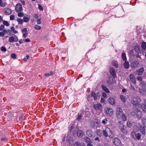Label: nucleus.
<instances>
[{
	"instance_id": "obj_64",
	"label": "nucleus",
	"mask_w": 146,
	"mask_h": 146,
	"mask_svg": "<svg viewBox=\"0 0 146 146\" xmlns=\"http://www.w3.org/2000/svg\"><path fill=\"white\" fill-rule=\"evenodd\" d=\"M92 143H87V146H93V145L91 144Z\"/></svg>"
},
{
	"instance_id": "obj_8",
	"label": "nucleus",
	"mask_w": 146,
	"mask_h": 146,
	"mask_svg": "<svg viewBox=\"0 0 146 146\" xmlns=\"http://www.w3.org/2000/svg\"><path fill=\"white\" fill-rule=\"evenodd\" d=\"M22 5L20 3H18L16 5L15 10L17 12L22 11Z\"/></svg>"
},
{
	"instance_id": "obj_21",
	"label": "nucleus",
	"mask_w": 146,
	"mask_h": 146,
	"mask_svg": "<svg viewBox=\"0 0 146 146\" xmlns=\"http://www.w3.org/2000/svg\"><path fill=\"white\" fill-rule=\"evenodd\" d=\"M77 136L79 137H82L83 135V133L82 131L80 130H78L77 132Z\"/></svg>"
},
{
	"instance_id": "obj_40",
	"label": "nucleus",
	"mask_w": 146,
	"mask_h": 146,
	"mask_svg": "<svg viewBox=\"0 0 146 146\" xmlns=\"http://www.w3.org/2000/svg\"><path fill=\"white\" fill-rule=\"evenodd\" d=\"M127 117L125 114H122V119L123 121H125Z\"/></svg>"
},
{
	"instance_id": "obj_11",
	"label": "nucleus",
	"mask_w": 146,
	"mask_h": 146,
	"mask_svg": "<svg viewBox=\"0 0 146 146\" xmlns=\"http://www.w3.org/2000/svg\"><path fill=\"white\" fill-rule=\"evenodd\" d=\"M113 141L115 145L119 146L121 144L120 141L117 138H114L113 140Z\"/></svg>"
},
{
	"instance_id": "obj_52",
	"label": "nucleus",
	"mask_w": 146,
	"mask_h": 146,
	"mask_svg": "<svg viewBox=\"0 0 146 146\" xmlns=\"http://www.w3.org/2000/svg\"><path fill=\"white\" fill-rule=\"evenodd\" d=\"M102 123L105 124L108 123V120L106 119H104L102 121Z\"/></svg>"
},
{
	"instance_id": "obj_6",
	"label": "nucleus",
	"mask_w": 146,
	"mask_h": 146,
	"mask_svg": "<svg viewBox=\"0 0 146 146\" xmlns=\"http://www.w3.org/2000/svg\"><path fill=\"white\" fill-rule=\"evenodd\" d=\"M131 135L134 139L139 140L141 138V135L140 133H136L135 132L133 131L131 133Z\"/></svg>"
},
{
	"instance_id": "obj_5",
	"label": "nucleus",
	"mask_w": 146,
	"mask_h": 146,
	"mask_svg": "<svg viewBox=\"0 0 146 146\" xmlns=\"http://www.w3.org/2000/svg\"><path fill=\"white\" fill-rule=\"evenodd\" d=\"M119 128L121 131L125 134H127L128 133V131L125 128L124 124L121 123V121H119Z\"/></svg>"
},
{
	"instance_id": "obj_16",
	"label": "nucleus",
	"mask_w": 146,
	"mask_h": 146,
	"mask_svg": "<svg viewBox=\"0 0 146 146\" xmlns=\"http://www.w3.org/2000/svg\"><path fill=\"white\" fill-rule=\"evenodd\" d=\"M9 42H16L18 41V38L17 37H10L9 38Z\"/></svg>"
},
{
	"instance_id": "obj_43",
	"label": "nucleus",
	"mask_w": 146,
	"mask_h": 146,
	"mask_svg": "<svg viewBox=\"0 0 146 146\" xmlns=\"http://www.w3.org/2000/svg\"><path fill=\"white\" fill-rule=\"evenodd\" d=\"M11 30L12 31H13V33H18L17 31L15 30V28L14 27H11Z\"/></svg>"
},
{
	"instance_id": "obj_32",
	"label": "nucleus",
	"mask_w": 146,
	"mask_h": 146,
	"mask_svg": "<svg viewBox=\"0 0 146 146\" xmlns=\"http://www.w3.org/2000/svg\"><path fill=\"white\" fill-rule=\"evenodd\" d=\"M17 21L18 22L19 24L22 25L23 23V21L21 19L18 18L17 19Z\"/></svg>"
},
{
	"instance_id": "obj_22",
	"label": "nucleus",
	"mask_w": 146,
	"mask_h": 146,
	"mask_svg": "<svg viewBox=\"0 0 146 146\" xmlns=\"http://www.w3.org/2000/svg\"><path fill=\"white\" fill-rule=\"evenodd\" d=\"M109 102L112 105L115 104V102L113 98H109L108 100Z\"/></svg>"
},
{
	"instance_id": "obj_2",
	"label": "nucleus",
	"mask_w": 146,
	"mask_h": 146,
	"mask_svg": "<svg viewBox=\"0 0 146 146\" xmlns=\"http://www.w3.org/2000/svg\"><path fill=\"white\" fill-rule=\"evenodd\" d=\"M139 86L140 87L139 89V92L142 95H145L146 93V83L144 82H141Z\"/></svg>"
},
{
	"instance_id": "obj_24",
	"label": "nucleus",
	"mask_w": 146,
	"mask_h": 146,
	"mask_svg": "<svg viewBox=\"0 0 146 146\" xmlns=\"http://www.w3.org/2000/svg\"><path fill=\"white\" fill-rule=\"evenodd\" d=\"M86 134L89 137H91L92 135L93 132L90 130H88L86 132Z\"/></svg>"
},
{
	"instance_id": "obj_15",
	"label": "nucleus",
	"mask_w": 146,
	"mask_h": 146,
	"mask_svg": "<svg viewBox=\"0 0 146 146\" xmlns=\"http://www.w3.org/2000/svg\"><path fill=\"white\" fill-rule=\"evenodd\" d=\"M129 78L132 82L134 84H135L136 82L135 78L132 74H130L129 75Z\"/></svg>"
},
{
	"instance_id": "obj_45",
	"label": "nucleus",
	"mask_w": 146,
	"mask_h": 146,
	"mask_svg": "<svg viewBox=\"0 0 146 146\" xmlns=\"http://www.w3.org/2000/svg\"><path fill=\"white\" fill-rule=\"evenodd\" d=\"M137 79L140 81H141L143 80V78L142 76H138L137 77Z\"/></svg>"
},
{
	"instance_id": "obj_30",
	"label": "nucleus",
	"mask_w": 146,
	"mask_h": 146,
	"mask_svg": "<svg viewBox=\"0 0 146 146\" xmlns=\"http://www.w3.org/2000/svg\"><path fill=\"white\" fill-rule=\"evenodd\" d=\"M141 46L143 49H146V43L145 42H142L141 44Z\"/></svg>"
},
{
	"instance_id": "obj_60",
	"label": "nucleus",
	"mask_w": 146,
	"mask_h": 146,
	"mask_svg": "<svg viewBox=\"0 0 146 146\" xmlns=\"http://www.w3.org/2000/svg\"><path fill=\"white\" fill-rule=\"evenodd\" d=\"M24 41L26 42H29L30 41V40L29 38L25 39H24Z\"/></svg>"
},
{
	"instance_id": "obj_51",
	"label": "nucleus",
	"mask_w": 146,
	"mask_h": 146,
	"mask_svg": "<svg viewBox=\"0 0 146 146\" xmlns=\"http://www.w3.org/2000/svg\"><path fill=\"white\" fill-rule=\"evenodd\" d=\"M1 51L5 52L7 51L6 48L5 47L3 46H2L1 48Z\"/></svg>"
},
{
	"instance_id": "obj_62",
	"label": "nucleus",
	"mask_w": 146,
	"mask_h": 146,
	"mask_svg": "<svg viewBox=\"0 0 146 146\" xmlns=\"http://www.w3.org/2000/svg\"><path fill=\"white\" fill-rule=\"evenodd\" d=\"M6 139V137H4L1 139V140L2 141H5Z\"/></svg>"
},
{
	"instance_id": "obj_1",
	"label": "nucleus",
	"mask_w": 146,
	"mask_h": 146,
	"mask_svg": "<svg viewBox=\"0 0 146 146\" xmlns=\"http://www.w3.org/2000/svg\"><path fill=\"white\" fill-rule=\"evenodd\" d=\"M131 103L135 106H140V102L141 99L139 97L136 96L135 97H132L131 99Z\"/></svg>"
},
{
	"instance_id": "obj_47",
	"label": "nucleus",
	"mask_w": 146,
	"mask_h": 146,
	"mask_svg": "<svg viewBox=\"0 0 146 146\" xmlns=\"http://www.w3.org/2000/svg\"><path fill=\"white\" fill-rule=\"evenodd\" d=\"M29 58V56L28 55H26V57L24 58L23 59V60L25 62H27V59H28Z\"/></svg>"
},
{
	"instance_id": "obj_29",
	"label": "nucleus",
	"mask_w": 146,
	"mask_h": 146,
	"mask_svg": "<svg viewBox=\"0 0 146 146\" xmlns=\"http://www.w3.org/2000/svg\"><path fill=\"white\" fill-rule=\"evenodd\" d=\"M120 98L123 102H126V99L125 96L123 95H121L120 96Z\"/></svg>"
},
{
	"instance_id": "obj_7",
	"label": "nucleus",
	"mask_w": 146,
	"mask_h": 146,
	"mask_svg": "<svg viewBox=\"0 0 146 146\" xmlns=\"http://www.w3.org/2000/svg\"><path fill=\"white\" fill-rule=\"evenodd\" d=\"M93 107L96 110H98L102 111V106L100 103H97L96 104H94L93 105Z\"/></svg>"
},
{
	"instance_id": "obj_61",
	"label": "nucleus",
	"mask_w": 146,
	"mask_h": 146,
	"mask_svg": "<svg viewBox=\"0 0 146 146\" xmlns=\"http://www.w3.org/2000/svg\"><path fill=\"white\" fill-rule=\"evenodd\" d=\"M23 116L21 115L19 117V119L20 120L22 121V120L23 119Z\"/></svg>"
},
{
	"instance_id": "obj_38",
	"label": "nucleus",
	"mask_w": 146,
	"mask_h": 146,
	"mask_svg": "<svg viewBox=\"0 0 146 146\" xmlns=\"http://www.w3.org/2000/svg\"><path fill=\"white\" fill-rule=\"evenodd\" d=\"M3 24L5 26H9V24L8 21H3Z\"/></svg>"
},
{
	"instance_id": "obj_50",
	"label": "nucleus",
	"mask_w": 146,
	"mask_h": 146,
	"mask_svg": "<svg viewBox=\"0 0 146 146\" xmlns=\"http://www.w3.org/2000/svg\"><path fill=\"white\" fill-rule=\"evenodd\" d=\"M38 8L41 11H42L43 9V7L40 4H38Z\"/></svg>"
},
{
	"instance_id": "obj_58",
	"label": "nucleus",
	"mask_w": 146,
	"mask_h": 146,
	"mask_svg": "<svg viewBox=\"0 0 146 146\" xmlns=\"http://www.w3.org/2000/svg\"><path fill=\"white\" fill-rule=\"evenodd\" d=\"M38 15L37 14H35L33 15V18H37L38 17Z\"/></svg>"
},
{
	"instance_id": "obj_57",
	"label": "nucleus",
	"mask_w": 146,
	"mask_h": 146,
	"mask_svg": "<svg viewBox=\"0 0 146 146\" xmlns=\"http://www.w3.org/2000/svg\"><path fill=\"white\" fill-rule=\"evenodd\" d=\"M102 96L104 98H105L107 96V94L103 92L102 93Z\"/></svg>"
},
{
	"instance_id": "obj_56",
	"label": "nucleus",
	"mask_w": 146,
	"mask_h": 146,
	"mask_svg": "<svg viewBox=\"0 0 146 146\" xmlns=\"http://www.w3.org/2000/svg\"><path fill=\"white\" fill-rule=\"evenodd\" d=\"M23 34V36H26L27 35V32H22Z\"/></svg>"
},
{
	"instance_id": "obj_55",
	"label": "nucleus",
	"mask_w": 146,
	"mask_h": 146,
	"mask_svg": "<svg viewBox=\"0 0 146 146\" xmlns=\"http://www.w3.org/2000/svg\"><path fill=\"white\" fill-rule=\"evenodd\" d=\"M4 28V26L3 25H1L0 26V31H2Z\"/></svg>"
},
{
	"instance_id": "obj_14",
	"label": "nucleus",
	"mask_w": 146,
	"mask_h": 146,
	"mask_svg": "<svg viewBox=\"0 0 146 146\" xmlns=\"http://www.w3.org/2000/svg\"><path fill=\"white\" fill-rule=\"evenodd\" d=\"M139 62L137 61H134L132 62L131 64V66L132 68H136L139 66Z\"/></svg>"
},
{
	"instance_id": "obj_42",
	"label": "nucleus",
	"mask_w": 146,
	"mask_h": 146,
	"mask_svg": "<svg viewBox=\"0 0 146 146\" xmlns=\"http://www.w3.org/2000/svg\"><path fill=\"white\" fill-rule=\"evenodd\" d=\"M142 109L145 112H146V105L144 104L142 105Z\"/></svg>"
},
{
	"instance_id": "obj_41",
	"label": "nucleus",
	"mask_w": 146,
	"mask_h": 146,
	"mask_svg": "<svg viewBox=\"0 0 146 146\" xmlns=\"http://www.w3.org/2000/svg\"><path fill=\"white\" fill-rule=\"evenodd\" d=\"M6 4L5 3L3 4V2L1 0H0V6L1 7H4L5 6Z\"/></svg>"
},
{
	"instance_id": "obj_36",
	"label": "nucleus",
	"mask_w": 146,
	"mask_h": 146,
	"mask_svg": "<svg viewBox=\"0 0 146 146\" xmlns=\"http://www.w3.org/2000/svg\"><path fill=\"white\" fill-rule=\"evenodd\" d=\"M102 132L100 130H98L96 132L97 134L99 136H101Z\"/></svg>"
},
{
	"instance_id": "obj_31",
	"label": "nucleus",
	"mask_w": 146,
	"mask_h": 146,
	"mask_svg": "<svg viewBox=\"0 0 146 146\" xmlns=\"http://www.w3.org/2000/svg\"><path fill=\"white\" fill-rule=\"evenodd\" d=\"M53 72L52 71H51L48 73L45 74L44 76H45L48 77L49 76H50L53 75Z\"/></svg>"
},
{
	"instance_id": "obj_3",
	"label": "nucleus",
	"mask_w": 146,
	"mask_h": 146,
	"mask_svg": "<svg viewBox=\"0 0 146 146\" xmlns=\"http://www.w3.org/2000/svg\"><path fill=\"white\" fill-rule=\"evenodd\" d=\"M103 135L106 137H109L112 138L113 137L111 131L108 127H106L105 129L103 130Z\"/></svg>"
},
{
	"instance_id": "obj_37",
	"label": "nucleus",
	"mask_w": 146,
	"mask_h": 146,
	"mask_svg": "<svg viewBox=\"0 0 146 146\" xmlns=\"http://www.w3.org/2000/svg\"><path fill=\"white\" fill-rule=\"evenodd\" d=\"M135 50L136 51V52H140V47L136 45L135 46Z\"/></svg>"
},
{
	"instance_id": "obj_10",
	"label": "nucleus",
	"mask_w": 146,
	"mask_h": 146,
	"mask_svg": "<svg viewBox=\"0 0 146 146\" xmlns=\"http://www.w3.org/2000/svg\"><path fill=\"white\" fill-rule=\"evenodd\" d=\"M123 111L122 109L119 108H118L116 110V115H117V118H119L121 116V115Z\"/></svg>"
},
{
	"instance_id": "obj_19",
	"label": "nucleus",
	"mask_w": 146,
	"mask_h": 146,
	"mask_svg": "<svg viewBox=\"0 0 146 146\" xmlns=\"http://www.w3.org/2000/svg\"><path fill=\"white\" fill-rule=\"evenodd\" d=\"M27 16V17L24 16L23 18V21L25 23L28 22L30 19V17L28 15Z\"/></svg>"
},
{
	"instance_id": "obj_48",
	"label": "nucleus",
	"mask_w": 146,
	"mask_h": 146,
	"mask_svg": "<svg viewBox=\"0 0 146 146\" xmlns=\"http://www.w3.org/2000/svg\"><path fill=\"white\" fill-rule=\"evenodd\" d=\"M10 19L11 20H13L15 18V17L14 15H10Z\"/></svg>"
},
{
	"instance_id": "obj_59",
	"label": "nucleus",
	"mask_w": 146,
	"mask_h": 146,
	"mask_svg": "<svg viewBox=\"0 0 146 146\" xmlns=\"http://www.w3.org/2000/svg\"><path fill=\"white\" fill-rule=\"evenodd\" d=\"M27 28H24L23 30H22V32H27Z\"/></svg>"
},
{
	"instance_id": "obj_25",
	"label": "nucleus",
	"mask_w": 146,
	"mask_h": 146,
	"mask_svg": "<svg viewBox=\"0 0 146 146\" xmlns=\"http://www.w3.org/2000/svg\"><path fill=\"white\" fill-rule=\"evenodd\" d=\"M124 67L125 69H128L129 67V62L125 61L124 63L123 64Z\"/></svg>"
},
{
	"instance_id": "obj_33",
	"label": "nucleus",
	"mask_w": 146,
	"mask_h": 146,
	"mask_svg": "<svg viewBox=\"0 0 146 146\" xmlns=\"http://www.w3.org/2000/svg\"><path fill=\"white\" fill-rule=\"evenodd\" d=\"M142 122L143 125H144L145 126H146V116L145 117L142 118Z\"/></svg>"
},
{
	"instance_id": "obj_4",
	"label": "nucleus",
	"mask_w": 146,
	"mask_h": 146,
	"mask_svg": "<svg viewBox=\"0 0 146 146\" xmlns=\"http://www.w3.org/2000/svg\"><path fill=\"white\" fill-rule=\"evenodd\" d=\"M131 114L133 115H136L139 118L142 117V113L137 108L134 109L133 111L131 112Z\"/></svg>"
},
{
	"instance_id": "obj_54",
	"label": "nucleus",
	"mask_w": 146,
	"mask_h": 146,
	"mask_svg": "<svg viewBox=\"0 0 146 146\" xmlns=\"http://www.w3.org/2000/svg\"><path fill=\"white\" fill-rule=\"evenodd\" d=\"M37 23L38 24H40L41 23V19H38L37 20Z\"/></svg>"
},
{
	"instance_id": "obj_18",
	"label": "nucleus",
	"mask_w": 146,
	"mask_h": 146,
	"mask_svg": "<svg viewBox=\"0 0 146 146\" xmlns=\"http://www.w3.org/2000/svg\"><path fill=\"white\" fill-rule=\"evenodd\" d=\"M11 32L10 30H7L6 29H4L2 32L3 34V36H4V35L6 33L8 34L9 35H11Z\"/></svg>"
},
{
	"instance_id": "obj_20",
	"label": "nucleus",
	"mask_w": 146,
	"mask_h": 146,
	"mask_svg": "<svg viewBox=\"0 0 146 146\" xmlns=\"http://www.w3.org/2000/svg\"><path fill=\"white\" fill-rule=\"evenodd\" d=\"M83 112V111H82V113L81 114H79L78 113L77 115V117L76 118V120L78 121H79L81 119L82 117L83 116L84 113Z\"/></svg>"
},
{
	"instance_id": "obj_13",
	"label": "nucleus",
	"mask_w": 146,
	"mask_h": 146,
	"mask_svg": "<svg viewBox=\"0 0 146 146\" xmlns=\"http://www.w3.org/2000/svg\"><path fill=\"white\" fill-rule=\"evenodd\" d=\"M144 71L143 67H142L135 71V73L139 76L141 75Z\"/></svg>"
},
{
	"instance_id": "obj_34",
	"label": "nucleus",
	"mask_w": 146,
	"mask_h": 146,
	"mask_svg": "<svg viewBox=\"0 0 146 146\" xmlns=\"http://www.w3.org/2000/svg\"><path fill=\"white\" fill-rule=\"evenodd\" d=\"M140 130L142 133L144 135L145 134V127H141L140 128Z\"/></svg>"
},
{
	"instance_id": "obj_27",
	"label": "nucleus",
	"mask_w": 146,
	"mask_h": 146,
	"mask_svg": "<svg viewBox=\"0 0 146 146\" xmlns=\"http://www.w3.org/2000/svg\"><path fill=\"white\" fill-rule=\"evenodd\" d=\"M112 64L113 66L116 68L118 67V63L117 61L115 60L113 61L112 62Z\"/></svg>"
},
{
	"instance_id": "obj_63",
	"label": "nucleus",
	"mask_w": 146,
	"mask_h": 146,
	"mask_svg": "<svg viewBox=\"0 0 146 146\" xmlns=\"http://www.w3.org/2000/svg\"><path fill=\"white\" fill-rule=\"evenodd\" d=\"M95 140L96 141L98 140L99 142L100 141V140L98 137H96L95 138Z\"/></svg>"
},
{
	"instance_id": "obj_9",
	"label": "nucleus",
	"mask_w": 146,
	"mask_h": 146,
	"mask_svg": "<svg viewBox=\"0 0 146 146\" xmlns=\"http://www.w3.org/2000/svg\"><path fill=\"white\" fill-rule=\"evenodd\" d=\"M110 72L111 74L114 78L116 77L115 71L113 68L112 67L110 68Z\"/></svg>"
},
{
	"instance_id": "obj_44",
	"label": "nucleus",
	"mask_w": 146,
	"mask_h": 146,
	"mask_svg": "<svg viewBox=\"0 0 146 146\" xmlns=\"http://www.w3.org/2000/svg\"><path fill=\"white\" fill-rule=\"evenodd\" d=\"M127 125L128 127H130L131 126L132 123L130 121H128L127 122Z\"/></svg>"
},
{
	"instance_id": "obj_12",
	"label": "nucleus",
	"mask_w": 146,
	"mask_h": 146,
	"mask_svg": "<svg viewBox=\"0 0 146 146\" xmlns=\"http://www.w3.org/2000/svg\"><path fill=\"white\" fill-rule=\"evenodd\" d=\"M106 115H111L113 113V110L110 108H107L105 109Z\"/></svg>"
},
{
	"instance_id": "obj_26",
	"label": "nucleus",
	"mask_w": 146,
	"mask_h": 146,
	"mask_svg": "<svg viewBox=\"0 0 146 146\" xmlns=\"http://www.w3.org/2000/svg\"><path fill=\"white\" fill-rule=\"evenodd\" d=\"M121 57L124 61H126L127 60L126 54L124 52H122L121 55Z\"/></svg>"
},
{
	"instance_id": "obj_46",
	"label": "nucleus",
	"mask_w": 146,
	"mask_h": 146,
	"mask_svg": "<svg viewBox=\"0 0 146 146\" xmlns=\"http://www.w3.org/2000/svg\"><path fill=\"white\" fill-rule=\"evenodd\" d=\"M18 15L19 17H21L24 15V14L23 12H20L18 13Z\"/></svg>"
},
{
	"instance_id": "obj_28",
	"label": "nucleus",
	"mask_w": 146,
	"mask_h": 146,
	"mask_svg": "<svg viewBox=\"0 0 146 146\" xmlns=\"http://www.w3.org/2000/svg\"><path fill=\"white\" fill-rule=\"evenodd\" d=\"M85 141L86 142L87 144L89 143H92V141H91L90 139L88 137L85 138L84 139Z\"/></svg>"
},
{
	"instance_id": "obj_17",
	"label": "nucleus",
	"mask_w": 146,
	"mask_h": 146,
	"mask_svg": "<svg viewBox=\"0 0 146 146\" xmlns=\"http://www.w3.org/2000/svg\"><path fill=\"white\" fill-rule=\"evenodd\" d=\"M4 11L6 15H9L11 14V9L8 8H5L4 9Z\"/></svg>"
},
{
	"instance_id": "obj_53",
	"label": "nucleus",
	"mask_w": 146,
	"mask_h": 146,
	"mask_svg": "<svg viewBox=\"0 0 146 146\" xmlns=\"http://www.w3.org/2000/svg\"><path fill=\"white\" fill-rule=\"evenodd\" d=\"M74 146H80V144L79 142H76L74 143Z\"/></svg>"
},
{
	"instance_id": "obj_49",
	"label": "nucleus",
	"mask_w": 146,
	"mask_h": 146,
	"mask_svg": "<svg viewBox=\"0 0 146 146\" xmlns=\"http://www.w3.org/2000/svg\"><path fill=\"white\" fill-rule=\"evenodd\" d=\"M11 56L12 58L15 59L16 58V55L15 53H13L11 54Z\"/></svg>"
},
{
	"instance_id": "obj_35",
	"label": "nucleus",
	"mask_w": 146,
	"mask_h": 146,
	"mask_svg": "<svg viewBox=\"0 0 146 146\" xmlns=\"http://www.w3.org/2000/svg\"><path fill=\"white\" fill-rule=\"evenodd\" d=\"M91 96H92V97H93L94 98V100H96L97 98V96H96V94L93 92H92V93H91Z\"/></svg>"
},
{
	"instance_id": "obj_39",
	"label": "nucleus",
	"mask_w": 146,
	"mask_h": 146,
	"mask_svg": "<svg viewBox=\"0 0 146 146\" xmlns=\"http://www.w3.org/2000/svg\"><path fill=\"white\" fill-rule=\"evenodd\" d=\"M34 28L36 30H40L41 28V27L38 25H35L34 27Z\"/></svg>"
},
{
	"instance_id": "obj_23",
	"label": "nucleus",
	"mask_w": 146,
	"mask_h": 146,
	"mask_svg": "<svg viewBox=\"0 0 146 146\" xmlns=\"http://www.w3.org/2000/svg\"><path fill=\"white\" fill-rule=\"evenodd\" d=\"M102 87L103 90L106 93H109L110 92V91L105 86L102 85Z\"/></svg>"
}]
</instances>
